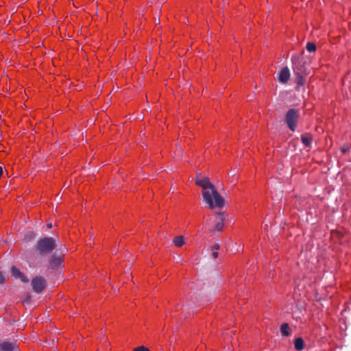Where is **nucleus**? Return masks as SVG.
I'll use <instances>...</instances> for the list:
<instances>
[{"instance_id": "f3484780", "label": "nucleus", "mask_w": 351, "mask_h": 351, "mask_svg": "<svg viewBox=\"0 0 351 351\" xmlns=\"http://www.w3.org/2000/svg\"><path fill=\"white\" fill-rule=\"evenodd\" d=\"M350 149H351V145L346 144L340 148V151L342 154H346L347 152H348L350 151Z\"/></svg>"}, {"instance_id": "412c9836", "label": "nucleus", "mask_w": 351, "mask_h": 351, "mask_svg": "<svg viewBox=\"0 0 351 351\" xmlns=\"http://www.w3.org/2000/svg\"><path fill=\"white\" fill-rule=\"evenodd\" d=\"M133 351H150V350H149V348H147L143 346H138V347L134 348L133 350Z\"/></svg>"}, {"instance_id": "0eeeda50", "label": "nucleus", "mask_w": 351, "mask_h": 351, "mask_svg": "<svg viewBox=\"0 0 351 351\" xmlns=\"http://www.w3.org/2000/svg\"><path fill=\"white\" fill-rule=\"evenodd\" d=\"M11 274L13 276L17 278H20L21 280L24 283H27L29 279L22 273L16 267L12 266L11 267Z\"/></svg>"}, {"instance_id": "9d476101", "label": "nucleus", "mask_w": 351, "mask_h": 351, "mask_svg": "<svg viewBox=\"0 0 351 351\" xmlns=\"http://www.w3.org/2000/svg\"><path fill=\"white\" fill-rule=\"evenodd\" d=\"M313 140V136L311 133H306L301 136V141L306 147H309Z\"/></svg>"}, {"instance_id": "dca6fc26", "label": "nucleus", "mask_w": 351, "mask_h": 351, "mask_svg": "<svg viewBox=\"0 0 351 351\" xmlns=\"http://www.w3.org/2000/svg\"><path fill=\"white\" fill-rule=\"evenodd\" d=\"M306 48L308 52H315L317 49V46L314 43L308 42L306 44Z\"/></svg>"}, {"instance_id": "4468645a", "label": "nucleus", "mask_w": 351, "mask_h": 351, "mask_svg": "<svg viewBox=\"0 0 351 351\" xmlns=\"http://www.w3.org/2000/svg\"><path fill=\"white\" fill-rule=\"evenodd\" d=\"M173 243L175 245V246L178 247H182L184 244V239L183 236H176L174 237L173 240Z\"/></svg>"}, {"instance_id": "b1692460", "label": "nucleus", "mask_w": 351, "mask_h": 351, "mask_svg": "<svg viewBox=\"0 0 351 351\" xmlns=\"http://www.w3.org/2000/svg\"><path fill=\"white\" fill-rule=\"evenodd\" d=\"M3 175V168L0 166V178H1Z\"/></svg>"}, {"instance_id": "2eb2a0df", "label": "nucleus", "mask_w": 351, "mask_h": 351, "mask_svg": "<svg viewBox=\"0 0 351 351\" xmlns=\"http://www.w3.org/2000/svg\"><path fill=\"white\" fill-rule=\"evenodd\" d=\"M36 233L33 231H29L25 234L24 240L27 242L31 241L36 238Z\"/></svg>"}, {"instance_id": "f257e3e1", "label": "nucleus", "mask_w": 351, "mask_h": 351, "mask_svg": "<svg viewBox=\"0 0 351 351\" xmlns=\"http://www.w3.org/2000/svg\"><path fill=\"white\" fill-rule=\"evenodd\" d=\"M195 184L196 185L203 188V197L206 202L209 204V207L210 208H213L214 206L219 208L223 206V198L216 191L214 185L210 182L208 178H203L202 179L197 178Z\"/></svg>"}, {"instance_id": "4be33fe9", "label": "nucleus", "mask_w": 351, "mask_h": 351, "mask_svg": "<svg viewBox=\"0 0 351 351\" xmlns=\"http://www.w3.org/2000/svg\"><path fill=\"white\" fill-rule=\"evenodd\" d=\"M220 248V246L218 243L215 244L214 245L211 246V250H219Z\"/></svg>"}, {"instance_id": "f03ea898", "label": "nucleus", "mask_w": 351, "mask_h": 351, "mask_svg": "<svg viewBox=\"0 0 351 351\" xmlns=\"http://www.w3.org/2000/svg\"><path fill=\"white\" fill-rule=\"evenodd\" d=\"M56 247L55 240L51 237H44L40 239L35 248L40 255H46L50 254Z\"/></svg>"}, {"instance_id": "a211bd4d", "label": "nucleus", "mask_w": 351, "mask_h": 351, "mask_svg": "<svg viewBox=\"0 0 351 351\" xmlns=\"http://www.w3.org/2000/svg\"><path fill=\"white\" fill-rule=\"evenodd\" d=\"M340 39H341V36H335V37L330 36V39H329V41H330V43L331 44L335 45V44L338 43L340 41Z\"/></svg>"}, {"instance_id": "6e6552de", "label": "nucleus", "mask_w": 351, "mask_h": 351, "mask_svg": "<svg viewBox=\"0 0 351 351\" xmlns=\"http://www.w3.org/2000/svg\"><path fill=\"white\" fill-rule=\"evenodd\" d=\"M294 73L295 75V83L297 85V88H299L305 84L306 79L302 72H299L298 71H295L294 69Z\"/></svg>"}, {"instance_id": "393cba45", "label": "nucleus", "mask_w": 351, "mask_h": 351, "mask_svg": "<svg viewBox=\"0 0 351 351\" xmlns=\"http://www.w3.org/2000/svg\"><path fill=\"white\" fill-rule=\"evenodd\" d=\"M47 226L48 228H51L52 227V225H51V223H47Z\"/></svg>"}, {"instance_id": "9b49d317", "label": "nucleus", "mask_w": 351, "mask_h": 351, "mask_svg": "<svg viewBox=\"0 0 351 351\" xmlns=\"http://www.w3.org/2000/svg\"><path fill=\"white\" fill-rule=\"evenodd\" d=\"M280 330L282 336L289 337L291 335V329L288 323H283L280 326Z\"/></svg>"}, {"instance_id": "7ed1b4c3", "label": "nucleus", "mask_w": 351, "mask_h": 351, "mask_svg": "<svg viewBox=\"0 0 351 351\" xmlns=\"http://www.w3.org/2000/svg\"><path fill=\"white\" fill-rule=\"evenodd\" d=\"M300 118L299 110L295 108L289 109L285 114V122L288 128L293 132L295 130Z\"/></svg>"}, {"instance_id": "39448f33", "label": "nucleus", "mask_w": 351, "mask_h": 351, "mask_svg": "<svg viewBox=\"0 0 351 351\" xmlns=\"http://www.w3.org/2000/svg\"><path fill=\"white\" fill-rule=\"evenodd\" d=\"M64 256H57L53 255L49 260V267L51 269H56L60 267L64 266Z\"/></svg>"}, {"instance_id": "6ab92c4d", "label": "nucleus", "mask_w": 351, "mask_h": 351, "mask_svg": "<svg viewBox=\"0 0 351 351\" xmlns=\"http://www.w3.org/2000/svg\"><path fill=\"white\" fill-rule=\"evenodd\" d=\"M331 234L338 239H342L344 236L343 234L339 230H332Z\"/></svg>"}, {"instance_id": "aec40b11", "label": "nucleus", "mask_w": 351, "mask_h": 351, "mask_svg": "<svg viewBox=\"0 0 351 351\" xmlns=\"http://www.w3.org/2000/svg\"><path fill=\"white\" fill-rule=\"evenodd\" d=\"M8 280V278L3 275V274L0 271V285L4 284Z\"/></svg>"}, {"instance_id": "423d86ee", "label": "nucleus", "mask_w": 351, "mask_h": 351, "mask_svg": "<svg viewBox=\"0 0 351 351\" xmlns=\"http://www.w3.org/2000/svg\"><path fill=\"white\" fill-rule=\"evenodd\" d=\"M216 215L218 218V221L215 223L213 231L222 232L224 228V215L220 212L217 213Z\"/></svg>"}, {"instance_id": "ddd939ff", "label": "nucleus", "mask_w": 351, "mask_h": 351, "mask_svg": "<svg viewBox=\"0 0 351 351\" xmlns=\"http://www.w3.org/2000/svg\"><path fill=\"white\" fill-rule=\"evenodd\" d=\"M14 346L12 343L4 341L0 343V351H13Z\"/></svg>"}, {"instance_id": "20e7f679", "label": "nucleus", "mask_w": 351, "mask_h": 351, "mask_svg": "<svg viewBox=\"0 0 351 351\" xmlns=\"http://www.w3.org/2000/svg\"><path fill=\"white\" fill-rule=\"evenodd\" d=\"M33 290L36 293H41L47 287V281L42 276H36L32 280Z\"/></svg>"}, {"instance_id": "5701e85b", "label": "nucleus", "mask_w": 351, "mask_h": 351, "mask_svg": "<svg viewBox=\"0 0 351 351\" xmlns=\"http://www.w3.org/2000/svg\"><path fill=\"white\" fill-rule=\"evenodd\" d=\"M212 256L216 259L218 258L219 256V253L217 252H213V254H212Z\"/></svg>"}, {"instance_id": "1a4fd4ad", "label": "nucleus", "mask_w": 351, "mask_h": 351, "mask_svg": "<svg viewBox=\"0 0 351 351\" xmlns=\"http://www.w3.org/2000/svg\"><path fill=\"white\" fill-rule=\"evenodd\" d=\"M290 73L287 67H284L281 69L279 73V81L282 83H287L289 79Z\"/></svg>"}, {"instance_id": "f8f14e48", "label": "nucleus", "mask_w": 351, "mask_h": 351, "mask_svg": "<svg viewBox=\"0 0 351 351\" xmlns=\"http://www.w3.org/2000/svg\"><path fill=\"white\" fill-rule=\"evenodd\" d=\"M304 341L302 337H298L294 340L295 349L300 351L304 348Z\"/></svg>"}]
</instances>
